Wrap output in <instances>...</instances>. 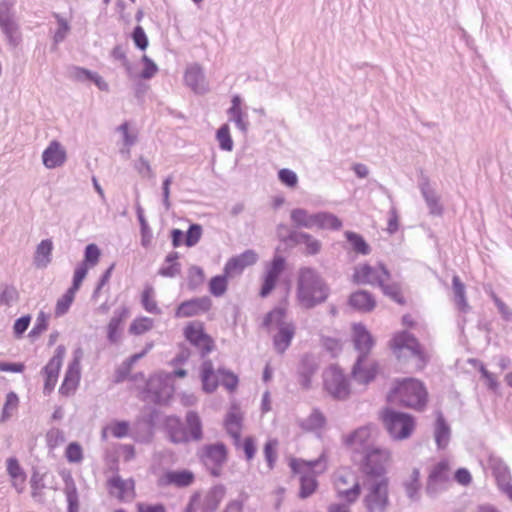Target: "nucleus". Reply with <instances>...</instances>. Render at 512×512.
I'll return each instance as SVG.
<instances>
[{
	"mask_svg": "<svg viewBox=\"0 0 512 512\" xmlns=\"http://www.w3.org/2000/svg\"><path fill=\"white\" fill-rule=\"evenodd\" d=\"M362 471L367 476L378 477L371 484L368 494L364 498V505L368 512H384L389 504L388 479L384 477L385 462L388 458L387 450H365Z\"/></svg>",
	"mask_w": 512,
	"mask_h": 512,
	"instance_id": "obj_1",
	"label": "nucleus"
},
{
	"mask_svg": "<svg viewBox=\"0 0 512 512\" xmlns=\"http://www.w3.org/2000/svg\"><path fill=\"white\" fill-rule=\"evenodd\" d=\"M331 288L321 274L310 266L299 268L296 281V298L307 310L313 309L327 301Z\"/></svg>",
	"mask_w": 512,
	"mask_h": 512,
	"instance_id": "obj_2",
	"label": "nucleus"
},
{
	"mask_svg": "<svg viewBox=\"0 0 512 512\" xmlns=\"http://www.w3.org/2000/svg\"><path fill=\"white\" fill-rule=\"evenodd\" d=\"M386 401L401 407L423 412L429 402V392L425 383L415 377L395 378L386 395Z\"/></svg>",
	"mask_w": 512,
	"mask_h": 512,
	"instance_id": "obj_3",
	"label": "nucleus"
},
{
	"mask_svg": "<svg viewBox=\"0 0 512 512\" xmlns=\"http://www.w3.org/2000/svg\"><path fill=\"white\" fill-rule=\"evenodd\" d=\"M164 428L168 439L173 444H187L203 438V426L199 414L190 410L186 413L185 422L176 415L166 416Z\"/></svg>",
	"mask_w": 512,
	"mask_h": 512,
	"instance_id": "obj_4",
	"label": "nucleus"
},
{
	"mask_svg": "<svg viewBox=\"0 0 512 512\" xmlns=\"http://www.w3.org/2000/svg\"><path fill=\"white\" fill-rule=\"evenodd\" d=\"M289 290L290 283L287 282L286 295L282 298L280 304H287ZM286 314V307L278 305L266 313L262 322V326L267 329H269L274 322L276 323L277 332L273 336V347L278 354L285 353L295 336V325L292 322L284 321Z\"/></svg>",
	"mask_w": 512,
	"mask_h": 512,
	"instance_id": "obj_5",
	"label": "nucleus"
},
{
	"mask_svg": "<svg viewBox=\"0 0 512 512\" xmlns=\"http://www.w3.org/2000/svg\"><path fill=\"white\" fill-rule=\"evenodd\" d=\"M382 420L389 435L396 440L408 439L416 427L415 416L391 407L384 409Z\"/></svg>",
	"mask_w": 512,
	"mask_h": 512,
	"instance_id": "obj_6",
	"label": "nucleus"
},
{
	"mask_svg": "<svg viewBox=\"0 0 512 512\" xmlns=\"http://www.w3.org/2000/svg\"><path fill=\"white\" fill-rule=\"evenodd\" d=\"M174 393L175 386L169 383V377L159 372L147 379L142 389V400L158 406H167L174 397Z\"/></svg>",
	"mask_w": 512,
	"mask_h": 512,
	"instance_id": "obj_7",
	"label": "nucleus"
},
{
	"mask_svg": "<svg viewBox=\"0 0 512 512\" xmlns=\"http://www.w3.org/2000/svg\"><path fill=\"white\" fill-rule=\"evenodd\" d=\"M290 467L293 473L300 474L299 497L306 499L315 492L318 486V482L312 472L316 468H319L320 472L325 469L324 453L321 454L319 458L312 461L293 459L290 462Z\"/></svg>",
	"mask_w": 512,
	"mask_h": 512,
	"instance_id": "obj_8",
	"label": "nucleus"
},
{
	"mask_svg": "<svg viewBox=\"0 0 512 512\" xmlns=\"http://www.w3.org/2000/svg\"><path fill=\"white\" fill-rule=\"evenodd\" d=\"M288 268L287 258L276 248L272 258L265 264L258 295L265 299L275 290L282 275Z\"/></svg>",
	"mask_w": 512,
	"mask_h": 512,
	"instance_id": "obj_9",
	"label": "nucleus"
},
{
	"mask_svg": "<svg viewBox=\"0 0 512 512\" xmlns=\"http://www.w3.org/2000/svg\"><path fill=\"white\" fill-rule=\"evenodd\" d=\"M390 348L394 354L406 349L418 360L417 368L424 369L429 363V356L417 337L408 330L396 332L390 340Z\"/></svg>",
	"mask_w": 512,
	"mask_h": 512,
	"instance_id": "obj_10",
	"label": "nucleus"
},
{
	"mask_svg": "<svg viewBox=\"0 0 512 512\" xmlns=\"http://www.w3.org/2000/svg\"><path fill=\"white\" fill-rule=\"evenodd\" d=\"M161 412L156 407L144 406L143 412L131 425L130 436L140 444L149 443L154 437L156 424Z\"/></svg>",
	"mask_w": 512,
	"mask_h": 512,
	"instance_id": "obj_11",
	"label": "nucleus"
},
{
	"mask_svg": "<svg viewBox=\"0 0 512 512\" xmlns=\"http://www.w3.org/2000/svg\"><path fill=\"white\" fill-rule=\"evenodd\" d=\"M276 231L279 240L285 244H304L305 250L303 254L307 256L317 255L321 251V242L307 232L290 230L284 223L278 224Z\"/></svg>",
	"mask_w": 512,
	"mask_h": 512,
	"instance_id": "obj_12",
	"label": "nucleus"
},
{
	"mask_svg": "<svg viewBox=\"0 0 512 512\" xmlns=\"http://www.w3.org/2000/svg\"><path fill=\"white\" fill-rule=\"evenodd\" d=\"M183 336L190 345L199 350L203 359L216 347L213 337L205 331V325L201 321L188 322L183 329Z\"/></svg>",
	"mask_w": 512,
	"mask_h": 512,
	"instance_id": "obj_13",
	"label": "nucleus"
},
{
	"mask_svg": "<svg viewBox=\"0 0 512 512\" xmlns=\"http://www.w3.org/2000/svg\"><path fill=\"white\" fill-rule=\"evenodd\" d=\"M331 377L323 379V389L337 401H345L350 397L351 386L343 370L337 364L330 366Z\"/></svg>",
	"mask_w": 512,
	"mask_h": 512,
	"instance_id": "obj_14",
	"label": "nucleus"
},
{
	"mask_svg": "<svg viewBox=\"0 0 512 512\" xmlns=\"http://www.w3.org/2000/svg\"><path fill=\"white\" fill-rule=\"evenodd\" d=\"M243 417L240 413L228 412L225 416L224 427L232 438L235 448H257L256 438L252 435L241 438Z\"/></svg>",
	"mask_w": 512,
	"mask_h": 512,
	"instance_id": "obj_15",
	"label": "nucleus"
},
{
	"mask_svg": "<svg viewBox=\"0 0 512 512\" xmlns=\"http://www.w3.org/2000/svg\"><path fill=\"white\" fill-rule=\"evenodd\" d=\"M352 341L355 350L358 352V365L366 361L375 345V339L365 324L359 322L352 325Z\"/></svg>",
	"mask_w": 512,
	"mask_h": 512,
	"instance_id": "obj_16",
	"label": "nucleus"
},
{
	"mask_svg": "<svg viewBox=\"0 0 512 512\" xmlns=\"http://www.w3.org/2000/svg\"><path fill=\"white\" fill-rule=\"evenodd\" d=\"M212 300L209 296L194 297L184 300L177 305L174 311L175 318H189L207 313L212 308Z\"/></svg>",
	"mask_w": 512,
	"mask_h": 512,
	"instance_id": "obj_17",
	"label": "nucleus"
},
{
	"mask_svg": "<svg viewBox=\"0 0 512 512\" xmlns=\"http://www.w3.org/2000/svg\"><path fill=\"white\" fill-rule=\"evenodd\" d=\"M418 188L427 205L429 214L432 216L441 217L444 214V207L440 202V197L436 191L430 186V179L424 173L423 169H419V182Z\"/></svg>",
	"mask_w": 512,
	"mask_h": 512,
	"instance_id": "obj_18",
	"label": "nucleus"
},
{
	"mask_svg": "<svg viewBox=\"0 0 512 512\" xmlns=\"http://www.w3.org/2000/svg\"><path fill=\"white\" fill-rule=\"evenodd\" d=\"M449 480V464L446 460H441L435 464L428 476L426 484V493L430 497H435L442 486Z\"/></svg>",
	"mask_w": 512,
	"mask_h": 512,
	"instance_id": "obj_19",
	"label": "nucleus"
},
{
	"mask_svg": "<svg viewBox=\"0 0 512 512\" xmlns=\"http://www.w3.org/2000/svg\"><path fill=\"white\" fill-rule=\"evenodd\" d=\"M377 426L373 423L360 426L344 437L346 446L359 445L360 448H381L370 441L373 434L377 432Z\"/></svg>",
	"mask_w": 512,
	"mask_h": 512,
	"instance_id": "obj_20",
	"label": "nucleus"
},
{
	"mask_svg": "<svg viewBox=\"0 0 512 512\" xmlns=\"http://www.w3.org/2000/svg\"><path fill=\"white\" fill-rule=\"evenodd\" d=\"M347 305L355 312L359 313H370L376 306L377 301L374 294L365 289H358L347 298Z\"/></svg>",
	"mask_w": 512,
	"mask_h": 512,
	"instance_id": "obj_21",
	"label": "nucleus"
},
{
	"mask_svg": "<svg viewBox=\"0 0 512 512\" xmlns=\"http://www.w3.org/2000/svg\"><path fill=\"white\" fill-rule=\"evenodd\" d=\"M319 368L318 362L314 354L304 353L297 367L298 381L301 387L309 390L312 384V378Z\"/></svg>",
	"mask_w": 512,
	"mask_h": 512,
	"instance_id": "obj_22",
	"label": "nucleus"
},
{
	"mask_svg": "<svg viewBox=\"0 0 512 512\" xmlns=\"http://www.w3.org/2000/svg\"><path fill=\"white\" fill-rule=\"evenodd\" d=\"M227 451L200 450L198 457L212 476L219 477L222 473L223 465L227 461Z\"/></svg>",
	"mask_w": 512,
	"mask_h": 512,
	"instance_id": "obj_23",
	"label": "nucleus"
},
{
	"mask_svg": "<svg viewBox=\"0 0 512 512\" xmlns=\"http://www.w3.org/2000/svg\"><path fill=\"white\" fill-rule=\"evenodd\" d=\"M66 159V150L57 140L51 141L42 153V163L48 169L60 167Z\"/></svg>",
	"mask_w": 512,
	"mask_h": 512,
	"instance_id": "obj_24",
	"label": "nucleus"
},
{
	"mask_svg": "<svg viewBox=\"0 0 512 512\" xmlns=\"http://www.w3.org/2000/svg\"><path fill=\"white\" fill-rule=\"evenodd\" d=\"M366 361H362L360 365H358V358H356L352 368H351V377L358 383L362 385H368L373 382L380 371V366L377 361H373L369 367H365L364 363Z\"/></svg>",
	"mask_w": 512,
	"mask_h": 512,
	"instance_id": "obj_25",
	"label": "nucleus"
},
{
	"mask_svg": "<svg viewBox=\"0 0 512 512\" xmlns=\"http://www.w3.org/2000/svg\"><path fill=\"white\" fill-rule=\"evenodd\" d=\"M242 97L235 94L231 98V106L227 109L229 120L234 122L243 135L248 133L249 121L247 114L242 110Z\"/></svg>",
	"mask_w": 512,
	"mask_h": 512,
	"instance_id": "obj_26",
	"label": "nucleus"
},
{
	"mask_svg": "<svg viewBox=\"0 0 512 512\" xmlns=\"http://www.w3.org/2000/svg\"><path fill=\"white\" fill-rule=\"evenodd\" d=\"M184 82L197 94H204L207 92V87L204 85L205 75L202 67L195 63L189 66L184 73Z\"/></svg>",
	"mask_w": 512,
	"mask_h": 512,
	"instance_id": "obj_27",
	"label": "nucleus"
},
{
	"mask_svg": "<svg viewBox=\"0 0 512 512\" xmlns=\"http://www.w3.org/2000/svg\"><path fill=\"white\" fill-rule=\"evenodd\" d=\"M436 418L434 423V439L437 448H447L451 437V427L446 420L443 412L437 410L435 412Z\"/></svg>",
	"mask_w": 512,
	"mask_h": 512,
	"instance_id": "obj_28",
	"label": "nucleus"
},
{
	"mask_svg": "<svg viewBox=\"0 0 512 512\" xmlns=\"http://www.w3.org/2000/svg\"><path fill=\"white\" fill-rule=\"evenodd\" d=\"M344 237L346 239V244L342 245L343 249H349L354 253L363 256L369 255L371 253V246L362 234L347 230L344 232Z\"/></svg>",
	"mask_w": 512,
	"mask_h": 512,
	"instance_id": "obj_29",
	"label": "nucleus"
},
{
	"mask_svg": "<svg viewBox=\"0 0 512 512\" xmlns=\"http://www.w3.org/2000/svg\"><path fill=\"white\" fill-rule=\"evenodd\" d=\"M200 380L202 390L207 394L215 392L219 386V379L215 375L214 366L210 359L204 360L200 366Z\"/></svg>",
	"mask_w": 512,
	"mask_h": 512,
	"instance_id": "obj_30",
	"label": "nucleus"
},
{
	"mask_svg": "<svg viewBox=\"0 0 512 512\" xmlns=\"http://www.w3.org/2000/svg\"><path fill=\"white\" fill-rule=\"evenodd\" d=\"M313 227L322 230L339 231L342 226V220L329 211H318L313 213Z\"/></svg>",
	"mask_w": 512,
	"mask_h": 512,
	"instance_id": "obj_31",
	"label": "nucleus"
},
{
	"mask_svg": "<svg viewBox=\"0 0 512 512\" xmlns=\"http://www.w3.org/2000/svg\"><path fill=\"white\" fill-rule=\"evenodd\" d=\"M226 489L218 484L209 489L201 502V512H216L224 499Z\"/></svg>",
	"mask_w": 512,
	"mask_h": 512,
	"instance_id": "obj_32",
	"label": "nucleus"
},
{
	"mask_svg": "<svg viewBox=\"0 0 512 512\" xmlns=\"http://www.w3.org/2000/svg\"><path fill=\"white\" fill-rule=\"evenodd\" d=\"M81 380V370L67 366L63 381L59 387L61 396L69 397L75 393Z\"/></svg>",
	"mask_w": 512,
	"mask_h": 512,
	"instance_id": "obj_33",
	"label": "nucleus"
},
{
	"mask_svg": "<svg viewBox=\"0 0 512 512\" xmlns=\"http://www.w3.org/2000/svg\"><path fill=\"white\" fill-rule=\"evenodd\" d=\"M54 249L51 238L41 240L36 246L33 263L37 268H46L52 261V252Z\"/></svg>",
	"mask_w": 512,
	"mask_h": 512,
	"instance_id": "obj_34",
	"label": "nucleus"
},
{
	"mask_svg": "<svg viewBox=\"0 0 512 512\" xmlns=\"http://www.w3.org/2000/svg\"><path fill=\"white\" fill-rule=\"evenodd\" d=\"M64 494L67 501V512H79V495L76 483L70 473L63 475Z\"/></svg>",
	"mask_w": 512,
	"mask_h": 512,
	"instance_id": "obj_35",
	"label": "nucleus"
},
{
	"mask_svg": "<svg viewBox=\"0 0 512 512\" xmlns=\"http://www.w3.org/2000/svg\"><path fill=\"white\" fill-rule=\"evenodd\" d=\"M194 474L189 470L168 471L162 481L163 484L175 485L184 488L190 486L194 482Z\"/></svg>",
	"mask_w": 512,
	"mask_h": 512,
	"instance_id": "obj_36",
	"label": "nucleus"
},
{
	"mask_svg": "<svg viewBox=\"0 0 512 512\" xmlns=\"http://www.w3.org/2000/svg\"><path fill=\"white\" fill-rule=\"evenodd\" d=\"M66 354L64 345H58L55 349L54 355L49 359L47 364L41 369L42 375L59 376L63 359Z\"/></svg>",
	"mask_w": 512,
	"mask_h": 512,
	"instance_id": "obj_37",
	"label": "nucleus"
},
{
	"mask_svg": "<svg viewBox=\"0 0 512 512\" xmlns=\"http://www.w3.org/2000/svg\"><path fill=\"white\" fill-rule=\"evenodd\" d=\"M180 254L177 251H171L164 259L163 265L159 268L158 274L167 278L176 277L181 271V264L178 259Z\"/></svg>",
	"mask_w": 512,
	"mask_h": 512,
	"instance_id": "obj_38",
	"label": "nucleus"
},
{
	"mask_svg": "<svg viewBox=\"0 0 512 512\" xmlns=\"http://www.w3.org/2000/svg\"><path fill=\"white\" fill-rule=\"evenodd\" d=\"M452 289L457 308L462 313H468L471 310V306L468 304L466 298L465 284L458 275L452 277Z\"/></svg>",
	"mask_w": 512,
	"mask_h": 512,
	"instance_id": "obj_39",
	"label": "nucleus"
},
{
	"mask_svg": "<svg viewBox=\"0 0 512 512\" xmlns=\"http://www.w3.org/2000/svg\"><path fill=\"white\" fill-rule=\"evenodd\" d=\"M376 284L380 287L383 294L389 297L391 300L396 302L399 305H405L406 299L402 294L401 287L398 283H385L384 279L381 276L375 277Z\"/></svg>",
	"mask_w": 512,
	"mask_h": 512,
	"instance_id": "obj_40",
	"label": "nucleus"
},
{
	"mask_svg": "<svg viewBox=\"0 0 512 512\" xmlns=\"http://www.w3.org/2000/svg\"><path fill=\"white\" fill-rule=\"evenodd\" d=\"M488 466L499 484L510 481V472L505 462L494 455H490Z\"/></svg>",
	"mask_w": 512,
	"mask_h": 512,
	"instance_id": "obj_41",
	"label": "nucleus"
},
{
	"mask_svg": "<svg viewBox=\"0 0 512 512\" xmlns=\"http://www.w3.org/2000/svg\"><path fill=\"white\" fill-rule=\"evenodd\" d=\"M290 219L295 228H313V214H310L305 208H294L290 212Z\"/></svg>",
	"mask_w": 512,
	"mask_h": 512,
	"instance_id": "obj_42",
	"label": "nucleus"
},
{
	"mask_svg": "<svg viewBox=\"0 0 512 512\" xmlns=\"http://www.w3.org/2000/svg\"><path fill=\"white\" fill-rule=\"evenodd\" d=\"M229 278L224 274H218L208 281V291L216 298L222 297L228 290Z\"/></svg>",
	"mask_w": 512,
	"mask_h": 512,
	"instance_id": "obj_43",
	"label": "nucleus"
},
{
	"mask_svg": "<svg viewBox=\"0 0 512 512\" xmlns=\"http://www.w3.org/2000/svg\"><path fill=\"white\" fill-rule=\"evenodd\" d=\"M107 484L110 489L118 490L116 496L119 500H123L128 491L134 493L135 484L133 479L123 480L119 475H115L108 480Z\"/></svg>",
	"mask_w": 512,
	"mask_h": 512,
	"instance_id": "obj_44",
	"label": "nucleus"
},
{
	"mask_svg": "<svg viewBox=\"0 0 512 512\" xmlns=\"http://www.w3.org/2000/svg\"><path fill=\"white\" fill-rule=\"evenodd\" d=\"M15 1H0V28L17 23L15 20Z\"/></svg>",
	"mask_w": 512,
	"mask_h": 512,
	"instance_id": "obj_45",
	"label": "nucleus"
},
{
	"mask_svg": "<svg viewBox=\"0 0 512 512\" xmlns=\"http://www.w3.org/2000/svg\"><path fill=\"white\" fill-rule=\"evenodd\" d=\"M376 270L368 263L361 265L353 274V281L356 284H376Z\"/></svg>",
	"mask_w": 512,
	"mask_h": 512,
	"instance_id": "obj_46",
	"label": "nucleus"
},
{
	"mask_svg": "<svg viewBox=\"0 0 512 512\" xmlns=\"http://www.w3.org/2000/svg\"><path fill=\"white\" fill-rule=\"evenodd\" d=\"M217 374L220 376L219 384L229 392L236 391L239 385V377L237 374L225 367H219Z\"/></svg>",
	"mask_w": 512,
	"mask_h": 512,
	"instance_id": "obj_47",
	"label": "nucleus"
},
{
	"mask_svg": "<svg viewBox=\"0 0 512 512\" xmlns=\"http://www.w3.org/2000/svg\"><path fill=\"white\" fill-rule=\"evenodd\" d=\"M215 138L218 141L219 148L222 151L231 152L234 148V142L230 133V126L227 123L222 124L216 131Z\"/></svg>",
	"mask_w": 512,
	"mask_h": 512,
	"instance_id": "obj_48",
	"label": "nucleus"
},
{
	"mask_svg": "<svg viewBox=\"0 0 512 512\" xmlns=\"http://www.w3.org/2000/svg\"><path fill=\"white\" fill-rule=\"evenodd\" d=\"M154 321L147 316L136 317L130 324L128 332L131 335H142L153 328Z\"/></svg>",
	"mask_w": 512,
	"mask_h": 512,
	"instance_id": "obj_49",
	"label": "nucleus"
},
{
	"mask_svg": "<svg viewBox=\"0 0 512 512\" xmlns=\"http://www.w3.org/2000/svg\"><path fill=\"white\" fill-rule=\"evenodd\" d=\"M154 289L151 285L145 286L141 293V305L149 313L159 315L162 313L158 307L157 302L153 298Z\"/></svg>",
	"mask_w": 512,
	"mask_h": 512,
	"instance_id": "obj_50",
	"label": "nucleus"
},
{
	"mask_svg": "<svg viewBox=\"0 0 512 512\" xmlns=\"http://www.w3.org/2000/svg\"><path fill=\"white\" fill-rule=\"evenodd\" d=\"M420 487V471L418 468H414L409 480L404 482L407 497L411 500H417Z\"/></svg>",
	"mask_w": 512,
	"mask_h": 512,
	"instance_id": "obj_51",
	"label": "nucleus"
},
{
	"mask_svg": "<svg viewBox=\"0 0 512 512\" xmlns=\"http://www.w3.org/2000/svg\"><path fill=\"white\" fill-rule=\"evenodd\" d=\"M77 292L78 291H74L69 287L65 293L57 300L55 306V315L57 317L63 316L69 311Z\"/></svg>",
	"mask_w": 512,
	"mask_h": 512,
	"instance_id": "obj_52",
	"label": "nucleus"
},
{
	"mask_svg": "<svg viewBox=\"0 0 512 512\" xmlns=\"http://www.w3.org/2000/svg\"><path fill=\"white\" fill-rule=\"evenodd\" d=\"M205 281V273L202 267L192 265L188 269L187 286L190 291H195Z\"/></svg>",
	"mask_w": 512,
	"mask_h": 512,
	"instance_id": "obj_53",
	"label": "nucleus"
},
{
	"mask_svg": "<svg viewBox=\"0 0 512 512\" xmlns=\"http://www.w3.org/2000/svg\"><path fill=\"white\" fill-rule=\"evenodd\" d=\"M101 257V249L95 243H89L84 248L83 259L80 261L89 268L96 266Z\"/></svg>",
	"mask_w": 512,
	"mask_h": 512,
	"instance_id": "obj_54",
	"label": "nucleus"
},
{
	"mask_svg": "<svg viewBox=\"0 0 512 512\" xmlns=\"http://www.w3.org/2000/svg\"><path fill=\"white\" fill-rule=\"evenodd\" d=\"M326 424V418L319 409H314L312 413L302 423V427L308 431L321 429Z\"/></svg>",
	"mask_w": 512,
	"mask_h": 512,
	"instance_id": "obj_55",
	"label": "nucleus"
},
{
	"mask_svg": "<svg viewBox=\"0 0 512 512\" xmlns=\"http://www.w3.org/2000/svg\"><path fill=\"white\" fill-rule=\"evenodd\" d=\"M141 358L136 354H132L126 358L122 365L115 372V382H123L130 375L133 365L138 362Z\"/></svg>",
	"mask_w": 512,
	"mask_h": 512,
	"instance_id": "obj_56",
	"label": "nucleus"
},
{
	"mask_svg": "<svg viewBox=\"0 0 512 512\" xmlns=\"http://www.w3.org/2000/svg\"><path fill=\"white\" fill-rule=\"evenodd\" d=\"M203 227L199 223H190L188 229L184 231L186 246L191 248L196 246L201 240Z\"/></svg>",
	"mask_w": 512,
	"mask_h": 512,
	"instance_id": "obj_57",
	"label": "nucleus"
},
{
	"mask_svg": "<svg viewBox=\"0 0 512 512\" xmlns=\"http://www.w3.org/2000/svg\"><path fill=\"white\" fill-rule=\"evenodd\" d=\"M322 348L330 354L332 358L338 357L342 352V344L340 339L331 336L322 335L320 338Z\"/></svg>",
	"mask_w": 512,
	"mask_h": 512,
	"instance_id": "obj_58",
	"label": "nucleus"
},
{
	"mask_svg": "<svg viewBox=\"0 0 512 512\" xmlns=\"http://www.w3.org/2000/svg\"><path fill=\"white\" fill-rule=\"evenodd\" d=\"M130 37L134 43V46L140 50L145 51L149 46V39L148 36L144 30V28L141 25H136L131 34Z\"/></svg>",
	"mask_w": 512,
	"mask_h": 512,
	"instance_id": "obj_59",
	"label": "nucleus"
},
{
	"mask_svg": "<svg viewBox=\"0 0 512 512\" xmlns=\"http://www.w3.org/2000/svg\"><path fill=\"white\" fill-rule=\"evenodd\" d=\"M360 493L361 486L358 481H355L350 488L339 487V490H337L338 497L345 499L348 505L354 503L360 496Z\"/></svg>",
	"mask_w": 512,
	"mask_h": 512,
	"instance_id": "obj_60",
	"label": "nucleus"
},
{
	"mask_svg": "<svg viewBox=\"0 0 512 512\" xmlns=\"http://www.w3.org/2000/svg\"><path fill=\"white\" fill-rule=\"evenodd\" d=\"M89 269L88 265H84L79 262L74 269L70 288L74 291H79L83 281L88 275Z\"/></svg>",
	"mask_w": 512,
	"mask_h": 512,
	"instance_id": "obj_61",
	"label": "nucleus"
},
{
	"mask_svg": "<svg viewBox=\"0 0 512 512\" xmlns=\"http://www.w3.org/2000/svg\"><path fill=\"white\" fill-rule=\"evenodd\" d=\"M55 18L57 20L58 27H57L56 31L54 32L53 42H54V44H59L65 40L71 27H70V24L68 23V21L65 18H63L62 16H60L59 14H55Z\"/></svg>",
	"mask_w": 512,
	"mask_h": 512,
	"instance_id": "obj_62",
	"label": "nucleus"
},
{
	"mask_svg": "<svg viewBox=\"0 0 512 512\" xmlns=\"http://www.w3.org/2000/svg\"><path fill=\"white\" fill-rule=\"evenodd\" d=\"M143 68L139 73V78L142 80H149L155 76L159 68L157 64L147 55H143L141 58Z\"/></svg>",
	"mask_w": 512,
	"mask_h": 512,
	"instance_id": "obj_63",
	"label": "nucleus"
},
{
	"mask_svg": "<svg viewBox=\"0 0 512 512\" xmlns=\"http://www.w3.org/2000/svg\"><path fill=\"white\" fill-rule=\"evenodd\" d=\"M109 429L115 438L121 439L130 435L131 425L128 421L125 420H114L111 422Z\"/></svg>",
	"mask_w": 512,
	"mask_h": 512,
	"instance_id": "obj_64",
	"label": "nucleus"
}]
</instances>
